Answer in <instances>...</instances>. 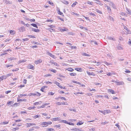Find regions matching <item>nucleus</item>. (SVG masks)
I'll return each mask as SVG.
<instances>
[{"label":"nucleus","instance_id":"5701e85b","mask_svg":"<svg viewBox=\"0 0 131 131\" xmlns=\"http://www.w3.org/2000/svg\"><path fill=\"white\" fill-rule=\"evenodd\" d=\"M47 87L46 86H43L42 87V88H41L40 90L42 92H44L43 90L45 88H47Z\"/></svg>","mask_w":131,"mask_h":131},{"label":"nucleus","instance_id":"58836bf2","mask_svg":"<svg viewBox=\"0 0 131 131\" xmlns=\"http://www.w3.org/2000/svg\"><path fill=\"white\" fill-rule=\"evenodd\" d=\"M54 84H56L58 86H59L60 85V83L57 81L54 82Z\"/></svg>","mask_w":131,"mask_h":131},{"label":"nucleus","instance_id":"a19ab883","mask_svg":"<svg viewBox=\"0 0 131 131\" xmlns=\"http://www.w3.org/2000/svg\"><path fill=\"white\" fill-rule=\"evenodd\" d=\"M12 51V50L10 49H8L7 50H4V51H3V52L6 53V52H7V51Z\"/></svg>","mask_w":131,"mask_h":131},{"label":"nucleus","instance_id":"e2e57ef3","mask_svg":"<svg viewBox=\"0 0 131 131\" xmlns=\"http://www.w3.org/2000/svg\"><path fill=\"white\" fill-rule=\"evenodd\" d=\"M22 40H23V41H25L28 40H29V39L26 38L25 39H23Z\"/></svg>","mask_w":131,"mask_h":131},{"label":"nucleus","instance_id":"6e6552de","mask_svg":"<svg viewBox=\"0 0 131 131\" xmlns=\"http://www.w3.org/2000/svg\"><path fill=\"white\" fill-rule=\"evenodd\" d=\"M117 49L119 50L123 49V47L120 44H118L117 46Z\"/></svg>","mask_w":131,"mask_h":131},{"label":"nucleus","instance_id":"c9c22d12","mask_svg":"<svg viewBox=\"0 0 131 131\" xmlns=\"http://www.w3.org/2000/svg\"><path fill=\"white\" fill-rule=\"evenodd\" d=\"M41 94L40 93H38V92H35V95L37 96H40L41 95Z\"/></svg>","mask_w":131,"mask_h":131},{"label":"nucleus","instance_id":"2f4dec72","mask_svg":"<svg viewBox=\"0 0 131 131\" xmlns=\"http://www.w3.org/2000/svg\"><path fill=\"white\" fill-rule=\"evenodd\" d=\"M86 3L88 4L91 5H92L93 4V2H90L89 1H87Z\"/></svg>","mask_w":131,"mask_h":131},{"label":"nucleus","instance_id":"13d9d810","mask_svg":"<svg viewBox=\"0 0 131 131\" xmlns=\"http://www.w3.org/2000/svg\"><path fill=\"white\" fill-rule=\"evenodd\" d=\"M35 108V107H30L28 108V109L29 110H31L32 109H34Z\"/></svg>","mask_w":131,"mask_h":131},{"label":"nucleus","instance_id":"bf43d9fd","mask_svg":"<svg viewBox=\"0 0 131 131\" xmlns=\"http://www.w3.org/2000/svg\"><path fill=\"white\" fill-rule=\"evenodd\" d=\"M6 67L7 68L9 67H12L13 66V65H10V64H8V65H6Z\"/></svg>","mask_w":131,"mask_h":131},{"label":"nucleus","instance_id":"680f3d73","mask_svg":"<svg viewBox=\"0 0 131 131\" xmlns=\"http://www.w3.org/2000/svg\"><path fill=\"white\" fill-rule=\"evenodd\" d=\"M59 98L60 99H62V100H66V99L65 98V97H59Z\"/></svg>","mask_w":131,"mask_h":131},{"label":"nucleus","instance_id":"f257e3e1","mask_svg":"<svg viewBox=\"0 0 131 131\" xmlns=\"http://www.w3.org/2000/svg\"><path fill=\"white\" fill-rule=\"evenodd\" d=\"M71 130L74 131H84V130L82 129L81 128H73L71 129Z\"/></svg>","mask_w":131,"mask_h":131},{"label":"nucleus","instance_id":"4be33fe9","mask_svg":"<svg viewBox=\"0 0 131 131\" xmlns=\"http://www.w3.org/2000/svg\"><path fill=\"white\" fill-rule=\"evenodd\" d=\"M59 118L57 117L56 118H54L52 119V120L53 121H59Z\"/></svg>","mask_w":131,"mask_h":131},{"label":"nucleus","instance_id":"2eb2a0df","mask_svg":"<svg viewBox=\"0 0 131 131\" xmlns=\"http://www.w3.org/2000/svg\"><path fill=\"white\" fill-rule=\"evenodd\" d=\"M108 39L110 40H112L113 41H115V39L113 38H112L111 36H108L107 38Z\"/></svg>","mask_w":131,"mask_h":131},{"label":"nucleus","instance_id":"4c0bfd02","mask_svg":"<svg viewBox=\"0 0 131 131\" xmlns=\"http://www.w3.org/2000/svg\"><path fill=\"white\" fill-rule=\"evenodd\" d=\"M74 94L75 95H77V94H83V93L82 92H78L77 93H74Z\"/></svg>","mask_w":131,"mask_h":131},{"label":"nucleus","instance_id":"4d7b16f0","mask_svg":"<svg viewBox=\"0 0 131 131\" xmlns=\"http://www.w3.org/2000/svg\"><path fill=\"white\" fill-rule=\"evenodd\" d=\"M12 74V73H8L6 75V78L7 77H8L9 76H11V75Z\"/></svg>","mask_w":131,"mask_h":131},{"label":"nucleus","instance_id":"f704fd0d","mask_svg":"<svg viewBox=\"0 0 131 131\" xmlns=\"http://www.w3.org/2000/svg\"><path fill=\"white\" fill-rule=\"evenodd\" d=\"M126 10L127 11V13L131 15V10H129L127 8L126 9Z\"/></svg>","mask_w":131,"mask_h":131},{"label":"nucleus","instance_id":"f03ea898","mask_svg":"<svg viewBox=\"0 0 131 131\" xmlns=\"http://www.w3.org/2000/svg\"><path fill=\"white\" fill-rule=\"evenodd\" d=\"M19 30L20 32H23L25 30V28L24 26H21L19 28Z\"/></svg>","mask_w":131,"mask_h":131},{"label":"nucleus","instance_id":"20e7f679","mask_svg":"<svg viewBox=\"0 0 131 131\" xmlns=\"http://www.w3.org/2000/svg\"><path fill=\"white\" fill-rule=\"evenodd\" d=\"M27 125V127H30V126H33V125H36L35 123H27L26 124Z\"/></svg>","mask_w":131,"mask_h":131},{"label":"nucleus","instance_id":"774afa93","mask_svg":"<svg viewBox=\"0 0 131 131\" xmlns=\"http://www.w3.org/2000/svg\"><path fill=\"white\" fill-rule=\"evenodd\" d=\"M105 64L107 66L110 65V63L107 62L105 61L104 62Z\"/></svg>","mask_w":131,"mask_h":131},{"label":"nucleus","instance_id":"423d86ee","mask_svg":"<svg viewBox=\"0 0 131 131\" xmlns=\"http://www.w3.org/2000/svg\"><path fill=\"white\" fill-rule=\"evenodd\" d=\"M27 68L29 69H31L32 70L34 69V66L31 64H29L28 65Z\"/></svg>","mask_w":131,"mask_h":131},{"label":"nucleus","instance_id":"4468645a","mask_svg":"<svg viewBox=\"0 0 131 131\" xmlns=\"http://www.w3.org/2000/svg\"><path fill=\"white\" fill-rule=\"evenodd\" d=\"M8 122L6 121L3 122H1V123H0V124L1 125L7 124H8Z\"/></svg>","mask_w":131,"mask_h":131},{"label":"nucleus","instance_id":"a211bd4d","mask_svg":"<svg viewBox=\"0 0 131 131\" xmlns=\"http://www.w3.org/2000/svg\"><path fill=\"white\" fill-rule=\"evenodd\" d=\"M48 54L50 56L53 58L55 59L56 58V57H55L54 55L51 53H49Z\"/></svg>","mask_w":131,"mask_h":131},{"label":"nucleus","instance_id":"b1692460","mask_svg":"<svg viewBox=\"0 0 131 131\" xmlns=\"http://www.w3.org/2000/svg\"><path fill=\"white\" fill-rule=\"evenodd\" d=\"M107 8V10L109 12H111V10L109 6H106Z\"/></svg>","mask_w":131,"mask_h":131},{"label":"nucleus","instance_id":"dca6fc26","mask_svg":"<svg viewBox=\"0 0 131 131\" xmlns=\"http://www.w3.org/2000/svg\"><path fill=\"white\" fill-rule=\"evenodd\" d=\"M59 30L60 31H67L68 30V29L67 28H65L64 29H63L62 28H59Z\"/></svg>","mask_w":131,"mask_h":131},{"label":"nucleus","instance_id":"de8ad7c7","mask_svg":"<svg viewBox=\"0 0 131 131\" xmlns=\"http://www.w3.org/2000/svg\"><path fill=\"white\" fill-rule=\"evenodd\" d=\"M48 30H49L51 32L52 31H54L55 30V29H51L49 28H48Z\"/></svg>","mask_w":131,"mask_h":131},{"label":"nucleus","instance_id":"aec40b11","mask_svg":"<svg viewBox=\"0 0 131 131\" xmlns=\"http://www.w3.org/2000/svg\"><path fill=\"white\" fill-rule=\"evenodd\" d=\"M3 2L6 4H11V3L9 1H4Z\"/></svg>","mask_w":131,"mask_h":131},{"label":"nucleus","instance_id":"e433bc0d","mask_svg":"<svg viewBox=\"0 0 131 131\" xmlns=\"http://www.w3.org/2000/svg\"><path fill=\"white\" fill-rule=\"evenodd\" d=\"M72 82L74 83H75L79 84H81V83L80 82H78L75 81H72Z\"/></svg>","mask_w":131,"mask_h":131},{"label":"nucleus","instance_id":"cd10ccee","mask_svg":"<svg viewBox=\"0 0 131 131\" xmlns=\"http://www.w3.org/2000/svg\"><path fill=\"white\" fill-rule=\"evenodd\" d=\"M108 19L111 20H112L113 21H114V19L113 18L110 16H108Z\"/></svg>","mask_w":131,"mask_h":131},{"label":"nucleus","instance_id":"0e129e2a","mask_svg":"<svg viewBox=\"0 0 131 131\" xmlns=\"http://www.w3.org/2000/svg\"><path fill=\"white\" fill-rule=\"evenodd\" d=\"M89 15H92L93 16H95V14L94 13H89Z\"/></svg>","mask_w":131,"mask_h":131},{"label":"nucleus","instance_id":"ddd939ff","mask_svg":"<svg viewBox=\"0 0 131 131\" xmlns=\"http://www.w3.org/2000/svg\"><path fill=\"white\" fill-rule=\"evenodd\" d=\"M6 75H3L0 77V79L2 80L3 79H6Z\"/></svg>","mask_w":131,"mask_h":131},{"label":"nucleus","instance_id":"f3484780","mask_svg":"<svg viewBox=\"0 0 131 131\" xmlns=\"http://www.w3.org/2000/svg\"><path fill=\"white\" fill-rule=\"evenodd\" d=\"M84 122L81 121H79L77 123V125H80L83 124Z\"/></svg>","mask_w":131,"mask_h":131},{"label":"nucleus","instance_id":"864d4df0","mask_svg":"<svg viewBox=\"0 0 131 131\" xmlns=\"http://www.w3.org/2000/svg\"><path fill=\"white\" fill-rule=\"evenodd\" d=\"M41 103V101H40V102H36L35 103H34V105H37L38 104H40Z\"/></svg>","mask_w":131,"mask_h":131},{"label":"nucleus","instance_id":"8fccbe9b","mask_svg":"<svg viewBox=\"0 0 131 131\" xmlns=\"http://www.w3.org/2000/svg\"><path fill=\"white\" fill-rule=\"evenodd\" d=\"M10 33L12 35H14L15 34V32L13 30H10Z\"/></svg>","mask_w":131,"mask_h":131},{"label":"nucleus","instance_id":"69168bd1","mask_svg":"<svg viewBox=\"0 0 131 131\" xmlns=\"http://www.w3.org/2000/svg\"><path fill=\"white\" fill-rule=\"evenodd\" d=\"M25 61L24 60H20L19 61V63H20L22 62H24Z\"/></svg>","mask_w":131,"mask_h":131},{"label":"nucleus","instance_id":"6e6d98bb","mask_svg":"<svg viewBox=\"0 0 131 131\" xmlns=\"http://www.w3.org/2000/svg\"><path fill=\"white\" fill-rule=\"evenodd\" d=\"M50 70L51 72L54 73H56L57 72V71L54 69H51Z\"/></svg>","mask_w":131,"mask_h":131},{"label":"nucleus","instance_id":"39448f33","mask_svg":"<svg viewBox=\"0 0 131 131\" xmlns=\"http://www.w3.org/2000/svg\"><path fill=\"white\" fill-rule=\"evenodd\" d=\"M86 73L89 75H93V76L95 75V74H94V73L92 72H90L88 71H87Z\"/></svg>","mask_w":131,"mask_h":131},{"label":"nucleus","instance_id":"393cba45","mask_svg":"<svg viewBox=\"0 0 131 131\" xmlns=\"http://www.w3.org/2000/svg\"><path fill=\"white\" fill-rule=\"evenodd\" d=\"M27 94H20L18 95V97H21L23 96H27Z\"/></svg>","mask_w":131,"mask_h":131},{"label":"nucleus","instance_id":"f8f14e48","mask_svg":"<svg viewBox=\"0 0 131 131\" xmlns=\"http://www.w3.org/2000/svg\"><path fill=\"white\" fill-rule=\"evenodd\" d=\"M90 43L92 45H93L94 44L95 45H97V42L96 41H91L90 42Z\"/></svg>","mask_w":131,"mask_h":131},{"label":"nucleus","instance_id":"7ed1b4c3","mask_svg":"<svg viewBox=\"0 0 131 131\" xmlns=\"http://www.w3.org/2000/svg\"><path fill=\"white\" fill-rule=\"evenodd\" d=\"M41 125H43L42 127H46L48 126L47 123L46 122H44L41 123Z\"/></svg>","mask_w":131,"mask_h":131},{"label":"nucleus","instance_id":"c03bdc74","mask_svg":"<svg viewBox=\"0 0 131 131\" xmlns=\"http://www.w3.org/2000/svg\"><path fill=\"white\" fill-rule=\"evenodd\" d=\"M62 2L63 3L66 4H69V2L67 1H63V2Z\"/></svg>","mask_w":131,"mask_h":131},{"label":"nucleus","instance_id":"5fc2aeb1","mask_svg":"<svg viewBox=\"0 0 131 131\" xmlns=\"http://www.w3.org/2000/svg\"><path fill=\"white\" fill-rule=\"evenodd\" d=\"M48 95H52L54 94V93H53V92H49L48 93Z\"/></svg>","mask_w":131,"mask_h":131},{"label":"nucleus","instance_id":"3c124183","mask_svg":"<svg viewBox=\"0 0 131 131\" xmlns=\"http://www.w3.org/2000/svg\"><path fill=\"white\" fill-rule=\"evenodd\" d=\"M52 63L53 64H54V65L57 66H58V64L57 63L54 62H52Z\"/></svg>","mask_w":131,"mask_h":131},{"label":"nucleus","instance_id":"338daca9","mask_svg":"<svg viewBox=\"0 0 131 131\" xmlns=\"http://www.w3.org/2000/svg\"><path fill=\"white\" fill-rule=\"evenodd\" d=\"M106 74L108 76H111L112 75V73H111L110 72H108V73H107Z\"/></svg>","mask_w":131,"mask_h":131},{"label":"nucleus","instance_id":"7c9ffc66","mask_svg":"<svg viewBox=\"0 0 131 131\" xmlns=\"http://www.w3.org/2000/svg\"><path fill=\"white\" fill-rule=\"evenodd\" d=\"M95 11L96 12H97L100 14H102V12L100 10H99L98 9H95Z\"/></svg>","mask_w":131,"mask_h":131},{"label":"nucleus","instance_id":"09e8293b","mask_svg":"<svg viewBox=\"0 0 131 131\" xmlns=\"http://www.w3.org/2000/svg\"><path fill=\"white\" fill-rule=\"evenodd\" d=\"M75 70L78 71H80L81 69L80 68H77L75 69Z\"/></svg>","mask_w":131,"mask_h":131},{"label":"nucleus","instance_id":"603ef678","mask_svg":"<svg viewBox=\"0 0 131 131\" xmlns=\"http://www.w3.org/2000/svg\"><path fill=\"white\" fill-rule=\"evenodd\" d=\"M58 14L61 15L63 14L60 11V9H59L58 10Z\"/></svg>","mask_w":131,"mask_h":131},{"label":"nucleus","instance_id":"052dcab7","mask_svg":"<svg viewBox=\"0 0 131 131\" xmlns=\"http://www.w3.org/2000/svg\"><path fill=\"white\" fill-rule=\"evenodd\" d=\"M28 20L30 21L31 22H34L35 21V20L34 19H29Z\"/></svg>","mask_w":131,"mask_h":131},{"label":"nucleus","instance_id":"6ab92c4d","mask_svg":"<svg viewBox=\"0 0 131 131\" xmlns=\"http://www.w3.org/2000/svg\"><path fill=\"white\" fill-rule=\"evenodd\" d=\"M95 1H96L97 2L96 3H97L101 5H103V4L101 2H100V1L98 0H94Z\"/></svg>","mask_w":131,"mask_h":131},{"label":"nucleus","instance_id":"a878e982","mask_svg":"<svg viewBox=\"0 0 131 131\" xmlns=\"http://www.w3.org/2000/svg\"><path fill=\"white\" fill-rule=\"evenodd\" d=\"M82 56H89L90 55L89 54H87L86 53H83L82 54Z\"/></svg>","mask_w":131,"mask_h":131},{"label":"nucleus","instance_id":"1a4fd4ad","mask_svg":"<svg viewBox=\"0 0 131 131\" xmlns=\"http://www.w3.org/2000/svg\"><path fill=\"white\" fill-rule=\"evenodd\" d=\"M111 111L109 110H106L104 111V114H108L111 113Z\"/></svg>","mask_w":131,"mask_h":131},{"label":"nucleus","instance_id":"412c9836","mask_svg":"<svg viewBox=\"0 0 131 131\" xmlns=\"http://www.w3.org/2000/svg\"><path fill=\"white\" fill-rule=\"evenodd\" d=\"M108 91L110 92L112 94H114L115 93L114 91L112 89H109L108 90Z\"/></svg>","mask_w":131,"mask_h":131},{"label":"nucleus","instance_id":"37998d69","mask_svg":"<svg viewBox=\"0 0 131 131\" xmlns=\"http://www.w3.org/2000/svg\"><path fill=\"white\" fill-rule=\"evenodd\" d=\"M47 130L48 131H54V130L52 128H49L47 129Z\"/></svg>","mask_w":131,"mask_h":131},{"label":"nucleus","instance_id":"72a5a7b5","mask_svg":"<svg viewBox=\"0 0 131 131\" xmlns=\"http://www.w3.org/2000/svg\"><path fill=\"white\" fill-rule=\"evenodd\" d=\"M77 4L78 2H76L73 3V4L71 6L73 7H74L76 5V4Z\"/></svg>","mask_w":131,"mask_h":131},{"label":"nucleus","instance_id":"49530a36","mask_svg":"<svg viewBox=\"0 0 131 131\" xmlns=\"http://www.w3.org/2000/svg\"><path fill=\"white\" fill-rule=\"evenodd\" d=\"M28 37H29L30 38H36L35 37L32 35H28L27 36Z\"/></svg>","mask_w":131,"mask_h":131},{"label":"nucleus","instance_id":"9b49d317","mask_svg":"<svg viewBox=\"0 0 131 131\" xmlns=\"http://www.w3.org/2000/svg\"><path fill=\"white\" fill-rule=\"evenodd\" d=\"M42 62V61L40 60H38L35 61V63L36 64L41 63Z\"/></svg>","mask_w":131,"mask_h":131},{"label":"nucleus","instance_id":"473e14b6","mask_svg":"<svg viewBox=\"0 0 131 131\" xmlns=\"http://www.w3.org/2000/svg\"><path fill=\"white\" fill-rule=\"evenodd\" d=\"M31 25L34 27L36 28H38V27L37 25L35 24H31Z\"/></svg>","mask_w":131,"mask_h":131},{"label":"nucleus","instance_id":"bb28decb","mask_svg":"<svg viewBox=\"0 0 131 131\" xmlns=\"http://www.w3.org/2000/svg\"><path fill=\"white\" fill-rule=\"evenodd\" d=\"M66 70L70 72H72L74 70L71 68H68L66 69Z\"/></svg>","mask_w":131,"mask_h":131},{"label":"nucleus","instance_id":"c85d7f7f","mask_svg":"<svg viewBox=\"0 0 131 131\" xmlns=\"http://www.w3.org/2000/svg\"><path fill=\"white\" fill-rule=\"evenodd\" d=\"M48 26L51 28H55L56 27L54 25H48Z\"/></svg>","mask_w":131,"mask_h":131},{"label":"nucleus","instance_id":"ea45409f","mask_svg":"<svg viewBox=\"0 0 131 131\" xmlns=\"http://www.w3.org/2000/svg\"><path fill=\"white\" fill-rule=\"evenodd\" d=\"M13 103H14V102L13 101H9V102H8L7 103V104L8 105H9L10 104H13Z\"/></svg>","mask_w":131,"mask_h":131},{"label":"nucleus","instance_id":"79ce46f5","mask_svg":"<svg viewBox=\"0 0 131 131\" xmlns=\"http://www.w3.org/2000/svg\"><path fill=\"white\" fill-rule=\"evenodd\" d=\"M96 72L97 73H101L102 72H103V71L102 70H97L96 71Z\"/></svg>","mask_w":131,"mask_h":131},{"label":"nucleus","instance_id":"c756f323","mask_svg":"<svg viewBox=\"0 0 131 131\" xmlns=\"http://www.w3.org/2000/svg\"><path fill=\"white\" fill-rule=\"evenodd\" d=\"M70 75L71 76H75L77 75V74L75 73H70Z\"/></svg>","mask_w":131,"mask_h":131},{"label":"nucleus","instance_id":"9d476101","mask_svg":"<svg viewBox=\"0 0 131 131\" xmlns=\"http://www.w3.org/2000/svg\"><path fill=\"white\" fill-rule=\"evenodd\" d=\"M16 58L14 57H10L8 59L9 61H10L12 60H16Z\"/></svg>","mask_w":131,"mask_h":131},{"label":"nucleus","instance_id":"a18cd8bd","mask_svg":"<svg viewBox=\"0 0 131 131\" xmlns=\"http://www.w3.org/2000/svg\"><path fill=\"white\" fill-rule=\"evenodd\" d=\"M19 129V128L18 127H16L12 129V130L13 131H15L17 130H18Z\"/></svg>","mask_w":131,"mask_h":131},{"label":"nucleus","instance_id":"0eeeda50","mask_svg":"<svg viewBox=\"0 0 131 131\" xmlns=\"http://www.w3.org/2000/svg\"><path fill=\"white\" fill-rule=\"evenodd\" d=\"M32 30L36 32H40V31L39 29L34 28H32Z\"/></svg>","mask_w":131,"mask_h":131}]
</instances>
